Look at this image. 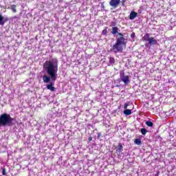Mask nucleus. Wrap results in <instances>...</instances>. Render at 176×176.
Wrapping results in <instances>:
<instances>
[{
  "mask_svg": "<svg viewBox=\"0 0 176 176\" xmlns=\"http://www.w3.org/2000/svg\"><path fill=\"white\" fill-rule=\"evenodd\" d=\"M43 70L48 74V76L46 74L43 76L44 83H50L47 85V90L54 91L56 89L54 87V82L57 80V72H58V60L57 59L46 60L43 63Z\"/></svg>",
  "mask_w": 176,
  "mask_h": 176,
  "instance_id": "nucleus-1",
  "label": "nucleus"
},
{
  "mask_svg": "<svg viewBox=\"0 0 176 176\" xmlns=\"http://www.w3.org/2000/svg\"><path fill=\"white\" fill-rule=\"evenodd\" d=\"M118 36L116 38V43L110 49V52L112 53H123V47H126L127 45V38H124L123 34L118 33Z\"/></svg>",
  "mask_w": 176,
  "mask_h": 176,
  "instance_id": "nucleus-2",
  "label": "nucleus"
},
{
  "mask_svg": "<svg viewBox=\"0 0 176 176\" xmlns=\"http://www.w3.org/2000/svg\"><path fill=\"white\" fill-rule=\"evenodd\" d=\"M14 119L12 118L10 114L3 113L0 116V127H5V126H13Z\"/></svg>",
  "mask_w": 176,
  "mask_h": 176,
  "instance_id": "nucleus-3",
  "label": "nucleus"
},
{
  "mask_svg": "<svg viewBox=\"0 0 176 176\" xmlns=\"http://www.w3.org/2000/svg\"><path fill=\"white\" fill-rule=\"evenodd\" d=\"M120 82H123V83L126 85L130 83V78L129 76L124 74V70L120 71Z\"/></svg>",
  "mask_w": 176,
  "mask_h": 176,
  "instance_id": "nucleus-4",
  "label": "nucleus"
},
{
  "mask_svg": "<svg viewBox=\"0 0 176 176\" xmlns=\"http://www.w3.org/2000/svg\"><path fill=\"white\" fill-rule=\"evenodd\" d=\"M120 4V0H111L109 1V5L114 9H116L118 6Z\"/></svg>",
  "mask_w": 176,
  "mask_h": 176,
  "instance_id": "nucleus-5",
  "label": "nucleus"
},
{
  "mask_svg": "<svg viewBox=\"0 0 176 176\" xmlns=\"http://www.w3.org/2000/svg\"><path fill=\"white\" fill-rule=\"evenodd\" d=\"M9 20L8 18H4L2 14H0V25H5V23Z\"/></svg>",
  "mask_w": 176,
  "mask_h": 176,
  "instance_id": "nucleus-6",
  "label": "nucleus"
},
{
  "mask_svg": "<svg viewBox=\"0 0 176 176\" xmlns=\"http://www.w3.org/2000/svg\"><path fill=\"white\" fill-rule=\"evenodd\" d=\"M138 16V14L134 11H131L130 14H129V20H134L135 17Z\"/></svg>",
  "mask_w": 176,
  "mask_h": 176,
  "instance_id": "nucleus-7",
  "label": "nucleus"
},
{
  "mask_svg": "<svg viewBox=\"0 0 176 176\" xmlns=\"http://www.w3.org/2000/svg\"><path fill=\"white\" fill-rule=\"evenodd\" d=\"M118 31H119V28H118L116 26L113 27L111 34L113 35H116V34H118V35H119V34H120V32H119Z\"/></svg>",
  "mask_w": 176,
  "mask_h": 176,
  "instance_id": "nucleus-8",
  "label": "nucleus"
},
{
  "mask_svg": "<svg viewBox=\"0 0 176 176\" xmlns=\"http://www.w3.org/2000/svg\"><path fill=\"white\" fill-rule=\"evenodd\" d=\"M157 41L153 37H151L150 40H148V45H157Z\"/></svg>",
  "mask_w": 176,
  "mask_h": 176,
  "instance_id": "nucleus-9",
  "label": "nucleus"
},
{
  "mask_svg": "<svg viewBox=\"0 0 176 176\" xmlns=\"http://www.w3.org/2000/svg\"><path fill=\"white\" fill-rule=\"evenodd\" d=\"M151 38L149 37V34H146L143 37L142 40L146 42H149Z\"/></svg>",
  "mask_w": 176,
  "mask_h": 176,
  "instance_id": "nucleus-10",
  "label": "nucleus"
},
{
  "mask_svg": "<svg viewBox=\"0 0 176 176\" xmlns=\"http://www.w3.org/2000/svg\"><path fill=\"white\" fill-rule=\"evenodd\" d=\"M132 112L131 109H126L124 111V115H126V116H129V115H131Z\"/></svg>",
  "mask_w": 176,
  "mask_h": 176,
  "instance_id": "nucleus-11",
  "label": "nucleus"
},
{
  "mask_svg": "<svg viewBox=\"0 0 176 176\" xmlns=\"http://www.w3.org/2000/svg\"><path fill=\"white\" fill-rule=\"evenodd\" d=\"M16 8H17V6H16V5H12V6H10V9L11 10H12V12H13L14 13H16V12H17V10L16 9Z\"/></svg>",
  "mask_w": 176,
  "mask_h": 176,
  "instance_id": "nucleus-12",
  "label": "nucleus"
},
{
  "mask_svg": "<svg viewBox=\"0 0 176 176\" xmlns=\"http://www.w3.org/2000/svg\"><path fill=\"white\" fill-rule=\"evenodd\" d=\"M109 64H115V58L109 57Z\"/></svg>",
  "mask_w": 176,
  "mask_h": 176,
  "instance_id": "nucleus-13",
  "label": "nucleus"
},
{
  "mask_svg": "<svg viewBox=\"0 0 176 176\" xmlns=\"http://www.w3.org/2000/svg\"><path fill=\"white\" fill-rule=\"evenodd\" d=\"M122 151H123V146H122V144L120 143L117 149V152H122Z\"/></svg>",
  "mask_w": 176,
  "mask_h": 176,
  "instance_id": "nucleus-14",
  "label": "nucleus"
},
{
  "mask_svg": "<svg viewBox=\"0 0 176 176\" xmlns=\"http://www.w3.org/2000/svg\"><path fill=\"white\" fill-rule=\"evenodd\" d=\"M146 124L148 126V127H152L153 126V122L151 121H146Z\"/></svg>",
  "mask_w": 176,
  "mask_h": 176,
  "instance_id": "nucleus-15",
  "label": "nucleus"
},
{
  "mask_svg": "<svg viewBox=\"0 0 176 176\" xmlns=\"http://www.w3.org/2000/svg\"><path fill=\"white\" fill-rule=\"evenodd\" d=\"M102 35H105L107 36L108 34V28H105V29L102 30Z\"/></svg>",
  "mask_w": 176,
  "mask_h": 176,
  "instance_id": "nucleus-16",
  "label": "nucleus"
},
{
  "mask_svg": "<svg viewBox=\"0 0 176 176\" xmlns=\"http://www.w3.org/2000/svg\"><path fill=\"white\" fill-rule=\"evenodd\" d=\"M140 131H141L142 135H145L146 134V133H148V131L146 130L144 128L141 129Z\"/></svg>",
  "mask_w": 176,
  "mask_h": 176,
  "instance_id": "nucleus-17",
  "label": "nucleus"
},
{
  "mask_svg": "<svg viewBox=\"0 0 176 176\" xmlns=\"http://www.w3.org/2000/svg\"><path fill=\"white\" fill-rule=\"evenodd\" d=\"M134 142L136 145H141V140L140 139H135Z\"/></svg>",
  "mask_w": 176,
  "mask_h": 176,
  "instance_id": "nucleus-18",
  "label": "nucleus"
},
{
  "mask_svg": "<svg viewBox=\"0 0 176 176\" xmlns=\"http://www.w3.org/2000/svg\"><path fill=\"white\" fill-rule=\"evenodd\" d=\"M130 105V102H126L124 105V109H127V107Z\"/></svg>",
  "mask_w": 176,
  "mask_h": 176,
  "instance_id": "nucleus-19",
  "label": "nucleus"
},
{
  "mask_svg": "<svg viewBox=\"0 0 176 176\" xmlns=\"http://www.w3.org/2000/svg\"><path fill=\"white\" fill-rule=\"evenodd\" d=\"M3 175H6V169H3Z\"/></svg>",
  "mask_w": 176,
  "mask_h": 176,
  "instance_id": "nucleus-20",
  "label": "nucleus"
},
{
  "mask_svg": "<svg viewBox=\"0 0 176 176\" xmlns=\"http://www.w3.org/2000/svg\"><path fill=\"white\" fill-rule=\"evenodd\" d=\"M111 25L113 27H115L116 25V22H111Z\"/></svg>",
  "mask_w": 176,
  "mask_h": 176,
  "instance_id": "nucleus-21",
  "label": "nucleus"
},
{
  "mask_svg": "<svg viewBox=\"0 0 176 176\" xmlns=\"http://www.w3.org/2000/svg\"><path fill=\"white\" fill-rule=\"evenodd\" d=\"M98 138H100V137H101V134H100V133H98Z\"/></svg>",
  "mask_w": 176,
  "mask_h": 176,
  "instance_id": "nucleus-22",
  "label": "nucleus"
},
{
  "mask_svg": "<svg viewBox=\"0 0 176 176\" xmlns=\"http://www.w3.org/2000/svg\"><path fill=\"white\" fill-rule=\"evenodd\" d=\"M92 138H89V141H91Z\"/></svg>",
  "mask_w": 176,
  "mask_h": 176,
  "instance_id": "nucleus-23",
  "label": "nucleus"
},
{
  "mask_svg": "<svg viewBox=\"0 0 176 176\" xmlns=\"http://www.w3.org/2000/svg\"><path fill=\"white\" fill-rule=\"evenodd\" d=\"M14 19H17V16H14Z\"/></svg>",
  "mask_w": 176,
  "mask_h": 176,
  "instance_id": "nucleus-24",
  "label": "nucleus"
}]
</instances>
